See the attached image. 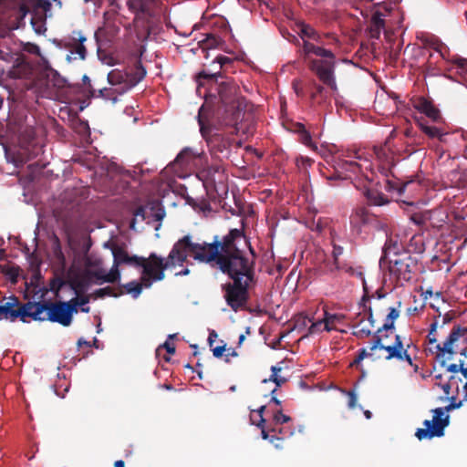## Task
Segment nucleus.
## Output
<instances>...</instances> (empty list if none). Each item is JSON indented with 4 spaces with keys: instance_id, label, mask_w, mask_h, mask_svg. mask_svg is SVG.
I'll list each match as a JSON object with an SVG mask.
<instances>
[{
    "instance_id": "1",
    "label": "nucleus",
    "mask_w": 467,
    "mask_h": 467,
    "mask_svg": "<svg viewBox=\"0 0 467 467\" xmlns=\"http://www.w3.org/2000/svg\"><path fill=\"white\" fill-rule=\"evenodd\" d=\"M233 246L234 229H230L222 241L215 236L212 243H193L189 235H185L174 244L166 260L155 253L150 254L151 265H145L140 284L142 285V288H149L153 282L163 280L164 271L176 265H182L188 255L199 262L216 265L223 274L234 279Z\"/></svg>"
},
{
    "instance_id": "2",
    "label": "nucleus",
    "mask_w": 467,
    "mask_h": 467,
    "mask_svg": "<svg viewBox=\"0 0 467 467\" xmlns=\"http://www.w3.org/2000/svg\"><path fill=\"white\" fill-rule=\"evenodd\" d=\"M235 215L241 217V229L235 228V271L255 270L256 254L245 234V228L254 221L253 206L235 196Z\"/></svg>"
},
{
    "instance_id": "3",
    "label": "nucleus",
    "mask_w": 467,
    "mask_h": 467,
    "mask_svg": "<svg viewBox=\"0 0 467 467\" xmlns=\"http://www.w3.org/2000/svg\"><path fill=\"white\" fill-rule=\"evenodd\" d=\"M10 7V14L7 16L5 26L7 31L16 30L24 25L26 16L30 8L46 17H52L54 15L53 5L56 9L62 8L61 0H5Z\"/></svg>"
},
{
    "instance_id": "4",
    "label": "nucleus",
    "mask_w": 467,
    "mask_h": 467,
    "mask_svg": "<svg viewBox=\"0 0 467 467\" xmlns=\"http://www.w3.org/2000/svg\"><path fill=\"white\" fill-rule=\"evenodd\" d=\"M218 75L208 73L204 70L198 73L196 79L199 86H203V80L214 81L218 88L220 102L217 107L216 116L219 122L227 127H234V93L232 81H218Z\"/></svg>"
},
{
    "instance_id": "5",
    "label": "nucleus",
    "mask_w": 467,
    "mask_h": 467,
    "mask_svg": "<svg viewBox=\"0 0 467 467\" xmlns=\"http://www.w3.org/2000/svg\"><path fill=\"white\" fill-rule=\"evenodd\" d=\"M397 250V243L393 245L386 244L384 257L388 258L393 254L394 257L389 259V275L395 279L397 285H402L404 282L411 280L418 262L408 252L399 253Z\"/></svg>"
},
{
    "instance_id": "6",
    "label": "nucleus",
    "mask_w": 467,
    "mask_h": 467,
    "mask_svg": "<svg viewBox=\"0 0 467 467\" xmlns=\"http://www.w3.org/2000/svg\"><path fill=\"white\" fill-rule=\"evenodd\" d=\"M467 335V327H462L460 325L453 326L449 337L444 341L443 345L437 344L436 349L437 359L439 360L441 367H446L447 371L451 373L461 372L464 378H467V364L464 360H459V364H450L446 366V358L444 354H448L447 359H451L452 356L456 353L455 348L457 342Z\"/></svg>"
},
{
    "instance_id": "7",
    "label": "nucleus",
    "mask_w": 467,
    "mask_h": 467,
    "mask_svg": "<svg viewBox=\"0 0 467 467\" xmlns=\"http://www.w3.org/2000/svg\"><path fill=\"white\" fill-rule=\"evenodd\" d=\"M146 69L140 59H137L131 67L126 70L112 69L108 73V82L115 87L118 94H124L137 86L146 76Z\"/></svg>"
},
{
    "instance_id": "8",
    "label": "nucleus",
    "mask_w": 467,
    "mask_h": 467,
    "mask_svg": "<svg viewBox=\"0 0 467 467\" xmlns=\"http://www.w3.org/2000/svg\"><path fill=\"white\" fill-rule=\"evenodd\" d=\"M389 337L373 336V341L369 347L370 350H376L378 359L406 361L413 366L412 358L408 353V348H404L401 337L395 335V340L391 344H387Z\"/></svg>"
},
{
    "instance_id": "9",
    "label": "nucleus",
    "mask_w": 467,
    "mask_h": 467,
    "mask_svg": "<svg viewBox=\"0 0 467 467\" xmlns=\"http://www.w3.org/2000/svg\"><path fill=\"white\" fill-rule=\"evenodd\" d=\"M462 401L458 403L451 401L445 408H436L432 410L433 419L425 420L423 425L425 428H420L416 431L415 436L418 440L432 439L434 437H442L444 430L450 423L449 415H445V411H450L458 409L462 406Z\"/></svg>"
},
{
    "instance_id": "10",
    "label": "nucleus",
    "mask_w": 467,
    "mask_h": 467,
    "mask_svg": "<svg viewBox=\"0 0 467 467\" xmlns=\"http://www.w3.org/2000/svg\"><path fill=\"white\" fill-rule=\"evenodd\" d=\"M256 109L251 102L235 96V135L248 140L256 131Z\"/></svg>"
},
{
    "instance_id": "11",
    "label": "nucleus",
    "mask_w": 467,
    "mask_h": 467,
    "mask_svg": "<svg viewBox=\"0 0 467 467\" xmlns=\"http://www.w3.org/2000/svg\"><path fill=\"white\" fill-rule=\"evenodd\" d=\"M256 285L255 270L235 271V311L242 308L252 312V309L247 306V303L254 295Z\"/></svg>"
},
{
    "instance_id": "12",
    "label": "nucleus",
    "mask_w": 467,
    "mask_h": 467,
    "mask_svg": "<svg viewBox=\"0 0 467 467\" xmlns=\"http://www.w3.org/2000/svg\"><path fill=\"white\" fill-rule=\"evenodd\" d=\"M87 41L88 38L81 30H73L58 40L57 45L58 47L68 51L66 60L71 63L73 61H83L87 58L88 49L85 45Z\"/></svg>"
},
{
    "instance_id": "13",
    "label": "nucleus",
    "mask_w": 467,
    "mask_h": 467,
    "mask_svg": "<svg viewBox=\"0 0 467 467\" xmlns=\"http://www.w3.org/2000/svg\"><path fill=\"white\" fill-rule=\"evenodd\" d=\"M336 57L312 59L309 62V69L315 73L317 78L333 90L337 89L335 78Z\"/></svg>"
},
{
    "instance_id": "14",
    "label": "nucleus",
    "mask_w": 467,
    "mask_h": 467,
    "mask_svg": "<svg viewBox=\"0 0 467 467\" xmlns=\"http://www.w3.org/2000/svg\"><path fill=\"white\" fill-rule=\"evenodd\" d=\"M361 159L358 151L347 150L338 153L335 161V172L327 177V180H346L348 175L345 172L358 173L361 171V165L355 161H348L346 158Z\"/></svg>"
},
{
    "instance_id": "15",
    "label": "nucleus",
    "mask_w": 467,
    "mask_h": 467,
    "mask_svg": "<svg viewBox=\"0 0 467 467\" xmlns=\"http://www.w3.org/2000/svg\"><path fill=\"white\" fill-rule=\"evenodd\" d=\"M23 305L24 303L14 295L0 298V321L16 322L17 319L22 321Z\"/></svg>"
},
{
    "instance_id": "16",
    "label": "nucleus",
    "mask_w": 467,
    "mask_h": 467,
    "mask_svg": "<svg viewBox=\"0 0 467 467\" xmlns=\"http://www.w3.org/2000/svg\"><path fill=\"white\" fill-rule=\"evenodd\" d=\"M242 144V140H235V155L241 156L243 162L242 165L235 163V168L238 169V172L235 171V177L247 180L250 177V172L245 170V166L254 163L256 157L260 158L261 156L257 155L255 149L251 145L243 148Z\"/></svg>"
},
{
    "instance_id": "17",
    "label": "nucleus",
    "mask_w": 467,
    "mask_h": 467,
    "mask_svg": "<svg viewBox=\"0 0 467 467\" xmlns=\"http://www.w3.org/2000/svg\"><path fill=\"white\" fill-rule=\"evenodd\" d=\"M373 151L379 161V171L382 175H392L394 177L393 168L396 165L394 159V152L390 150L387 144L380 146H374Z\"/></svg>"
},
{
    "instance_id": "18",
    "label": "nucleus",
    "mask_w": 467,
    "mask_h": 467,
    "mask_svg": "<svg viewBox=\"0 0 467 467\" xmlns=\"http://www.w3.org/2000/svg\"><path fill=\"white\" fill-rule=\"evenodd\" d=\"M67 306V304H63V301L49 302L48 312L47 313V320L68 327L72 322L73 316Z\"/></svg>"
},
{
    "instance_id": "19",
    "label": "nucleus",
    "mask_w": 467,
    "mask_h": 467,
    "mask_svg": "<svg viewBox=\"0 0 467 467\" xmlns=\"http://www.w3.org/2000/svg\"><path fill=\"white\" fill-rule=\"evenodd\" d=\"M266 410L265 406H261L255 412L259 417V420L257 422V426L261 429V436L264 440H268L271 443H274L275 441H281L285 437H289L293 434L292 431H285L283 428L273 427L270 431L274 434L270 435L269 431L265 428V420L263 417V412Z\"/></svg>"
},
{
    "instance_id": "20",
    "label": "nucleus",
    "mask_w": 467,
    "mask_h": 467,
    "mask_svg": "<svg viewBox=\"0 0 467 467\" xmlns=\"http://www.w3.org/2000/svg\"><path fill=\"white\" fill-rule=\"evenodd\" d=\"M48 307L49 302L24 303L22 322H27V317L39 321L47 320V313L48 312Z\"/></svg>"
},
{
    "instance_id": "21",
    "label": "nucleus",
    "mask_w": 467,
    "mask_h": 467,
    "mask_svg": "<svg viewBox=\"0 0 467 467\" xmlns=\"http://www.w3.org/2000/svg\"><path fill=\"white\" fill-rule=\"evenodd\" d=\"M401 301L397 302V306L389 307L384 324L378 328L373 336L389 337L395 331V321L400 314Z\"/></svg>"
},
{
    "instance_id": "22",
    "label": "nucleus",
    "mask_w": 467,
    "mask_h": 467,
    "mask_svg": "<svg viewBox=\"0 0 467 467\" xmlns=\"http://www.w3.org/2000/svg\"><path fill=\"white\" fill-rule=\"evenodd\" d=\"M153 0H127L129 10L135 14V19H147L153 16Z\"/></svg>"
},
{
    "instance_id": "23",
    "label": "nucleus",
    "mask_w": 467,
    "mask_h": 467,
    "mask_svg": "<svg viewBox=\"0 0 467 467\" xmlns=\"http://www.w3.org/2000/svg\"><path fill=\"white\" fill-rule=\"evenodd\" d=\"M414 108L428 117L432 122L439 123L442 118L440 110L432 104L431 101L420 97L414 102Z\"/></svg>"
},
{
    "instance_id": "24",
    "label": "nucleus",
    "mask_w": 467,
    "mask_h": 467,
    "mask_svg": "<svg viewBox=\"0 0 467 467\" xmlns=\"http://www.w3.org/2000/svg\"><path fill=\"white\" fill-rule=\"evenodd\" d=\"M331 243L333 246L332 255L336 268L338 270H345L346 272H352L353 268L351 266L347 267V265L340 261V256L343 255L345 252L343 244L347 243L335 235H332Z\"/></svg>"
},
{
    "instance_id": "25",
    "label": "nucleus",
    "mask_w": 467,
    "mask_h": 467,
    "mask_svg": "<svg viewBox=\"0 0 467 467\" xmlns=\"http://www.w3.org/2000/svg\"><path fill=\"white\" fill-rule=\"evenodd\" d=\"M372 215L365 207L356 208L349 218L350 225L353 228L360 229L363 225L370 223Z\"/></svg>"
},
{
    "instance_id": "26",
    "label": "nucleus",
    "mask_w": 467,
    "mask_h": 467,
    "mask_svg": "<svg viewBox=\"0 0 467 467\" xmlns=\"http://www.w3.org/2000/svg\"><path fill=\"white\" fill-rule=\"evenodd\" d=\"M418 124L420 130L431 139L437 138L441 142H446L448 132H444L441 128L430 125L426 120H419Z\"/></svg>"
},
{
    "instance_id": "27",
    "label": "nucleus",
    "mask_w": 467,
    "mask_h": 467,
    "mask_svg": "<svg viewBox=\"0 0 467 467\" xmlns=\"http://www.w3.org/2000/svg\"><path fill=\"white\" fill-rule=\"evenodd\" d=\"M368 204L371 206H382L389 202V199L377 189L368 188L364 192Z\"/></svg>"
},
{
    "instance_id": "28",
    "label": "nucleus",
    "mask_w": 467,
    "mask_h": 467,
    "mask_svg": "<svg viewBox=\"0 0 467 467\" xmlns=\"http://www.w3.org/2000/svg\"><path fill=\"white\" fill-rule=\"evenodd\" d=\"M119 27L115 25L106 24L104 26L98 28L95 32V39L99 44L102 40L111 41V39L118 34Z\"/></svg>"
},
{
    "instance_id": "29",
    "label": "nucleus",
    "mask_w": 467,
    "mask_h": 467,
    "mask_svg": "<svg viewBox=\"0 0 467 467\" xmlns=\"http://www.w3.org/2000/svg\"><path fill=\"white\" fill-rule=\"evenodd\" d=\"M29 13H31L30 24L32 28L37 35H44L47 31V24L46 20L47 17L40 15L39 13L34 11L30 8Z\"/></svg>"
},
{
    "instance_id": "30",
    "label": "nucleus",
    "mask_w": 467,
    "mask_h": 467,
    "mask_svg": "<svg viewBox=\"0 0 467 467\" xmlns=\"http://www.w3.org/2000/svg\"><path fill=\"white\" fill-rule=\"evenodd\" d=\"M303 51L306 56H308L309 54H315L320 57H333V52L330 49L315 46L308 41H304Z\"/></svg>"
},
{
    "instance_id": "31",
    "label": "nucleus",
    "mask_w": 467,
    "mask_h": 467,
    "mask_svg": "<svg viewBox=\"0 0 467 467\" xmlns=\"http://www.w3.org/2000/svg\"><path fill=\"white\" fill-rule=\"evenodd\" d=\"M385 177V190L389 192H398L400 195L402 194L405 191L406 185L408 183H401L399 179H397L396 175L394 177L392 175H383Z\"/></svg>"
},
{
    "instance_id": "32",
    "label": "nucleus",
    "mask_w": 467,
    "mask_h": 467,
    "mask_svg": "<svg viewBox=\"0 0 467 467\" xmlns=\"http://www.w3.org/2000/svg\"><path fill=\"white\" fill-rule=\"evenodd\" d=\"M91 96L93 98H102L107 100H111L113 103H116L118 100V96L120 94H118L117 89L114 88H103L100 89H93L90 90Z\"/></svg>"
},
{
    "instance_id": "33",
    "label": "nucleus",
    "mask_w": 467,
    "mask_h": 467,
    "mask_svg": "<svg viewBox=\"0 0 467 467\" xmlns=\"http://www.w3.org/2000/svg\"><path fill=\"white\" fill-rule=\"evenodd\" d=\"M323 319L324 329L326 331H331L337 329L336 325L344 319V316L341 314H330L325 311Z\"/></svg>"
},
{
    "instance_id": "34",
    "label": "nucleus",
    "mask_w": 467,
    "mask_h": 467,
    "mask_svg": "<svg viewBox=\"0 0 467 467\" xmlns=\"http://www.w3.org/2000/svg\"><path fill=\"white\" fill-rule=\"evenodd\" d=\"M364 318H365V317L364 316L360 317V314H359L356 318L357 323L353 326L354 330H353L352 334L359 339L367 338L372 335L370 327H361V324L363 323Z\"/></svg>"
},
{
    "instance_id": "35",
    "label": "nucleus",
    "mask_w": 467,
    "mask_h": 467,
    "mask_svg": "<svg viewBox=\"0 0 467 467\" xmlns=\"http://www.w3.org/2000/svg\"><path fill=\"white\" fill-rule=\"evenodd\" d=\"M326 89L325 88L317 84L316 81L312 84V89L310 92V99L312 103L321 104L326 99Z\"/></svg>"
},
{
    "instance_id": "36",
    "label": "nucleus",
    "mask_w": 467,
    "mask_h": 467,
    "mask_svg": "<svg viewBox=\"0 0 467 467\" xmlns=\"http://www.w3.org/2000/svg\"><path fill=\"white\" fill-rule=\"evenodd\" d=\"M124 294V291L122 290V287L119 286L118 288H113L110 286H107L104 288L97 289L94 292V296L96 298H102L104 296H113L118 297L119 296H122Z\"/></svg>"
},
{
    "instance_id": "37",
    "label": "nucleus",
    "mask_w": 467,
    "mask_h": 467,
    "mask_svg": "<svg viewBox=\"0 0 467 467\" xmlns=\"http://www.w3.org/2000/svg\"><path fill=\"white\" fill-rule=\"evenodd\" d=\"M373 296H369L368 295V291L366 287V285H364V295L361 298V305L364 308V311L367 312L368 314V320L369 322V326L371 327H374L375 325V319H374V316H373V310H372V307L370 306H367L366 303L368 302L370 300V298L372 297Z\"/></svg>"
},
{
    "instance_id": "38",
    "label": "nucleus",
    "mask_w": 467,
    "mask_h": 467,
    "mask_svg": "<svg viewBox=\"0 0 467 467\" xmlns=\"http://www.w3.org/2000/svg\"><path fill=\"white\" fill-rule=\"evenodd\" d=\"M24 50L29 54L37 56L40 58L42 65L47 67L48 60L42 55L40 47L36 44L29 42L26 43L24 45Z\"/></svg>"
},
{
    "instance_id": "39",
    "label": "nucleus",
    "mask_w": 467,
    "mask_h": 467,
    "mask_svg": "<svg viewBox=\"0 0 467 467\" xmlns=\"http://www.w3.org/2000/svg\"><path fill=\"white\" fill-rule=\"evenodd\" d=\"M112 254L114 257V264L116 266H119L121 264H126L128 261L129 254L128 252L120 247V246H115L112 249Z\"/></svg>"
},
{
    "instance_id": "40",
    "label": "nucleus",
    "mask_w": 467,
    "mask_h": 467,
    "mask_svg": "<svg viewBox=\"0 0 467 467\" xmlns=\"http://www.w3.org/2000/svg\"><path fill=\"white\" fill-rule=\"evenodd\" d=\"M126 265H130L135 267H141L143 270L145 268V265H151L150 255L148 258H145L142 256L129 254Z\"/></svg>"
},
{
    "instance_id": "41",
    "label": "nucleus",
    "mask_w": 467,
    "mask_h": 467,
    "mask_svg": "<svg viewBox=\"0 0 467 467\" xmlns=\"http://www.w3.org/2000/svg\"><path fill=\"white\" fill-rule=\"evenodd\" d=\"M449 61L456 67L458 74L467 75V58L454 56Z\"/></svg>"
},
{
    "instance_id": "42",
    "label": "nucleus",
    "mask_w": 467,
    "mask_h": 467,
    "mask_svg": "<svg viewBox=\"0 0 467 467\" xmlns=\"http://www.w3.org/2000/svg\"><path fill=\"white\" fill-rule=\"evenodd\" d=\"M272 413H273V422L275 425V427H277V428H279L278 425L287 423V422L291 421V420H292L291 417H289L288 415L283 414L282 409H280V408H276V409L273 410Z\"/></svg>"
},
{
    "instance_id": "43",
    "label": "nucleus",
    "mask_w": 467,
    "mask_h": 467,
    "mask_svg": "<svg viewBox=\"0 0 467 467\" xmlns=\"http://www.w3.org/2000/svg\"><path fill=\"white\" fill-rule=\"evenodd\" d=\"M123 288H125L126 293L130 294L134 298H137L142 291V285L140 284V282L131 281L124 285L122 289Z\"/></svg>"
},
{
    "instance_id": "44",
    "label": "nucleus",
    "mask_w": 467,
    "mask_h": 467,
    "mask_svg": "<svg viewBox=\"0 0 467 467\" xmlns=\"http://www.w3.org/2000/svg\"><path fill=\"white\" fill-rule=\"evenodd\" d=\"M70 286L75 291V293L77 295V299H78V306H86L89 302L90 296H88V295H86V296H79V293H80V291L82 289L81 288V284L80 283H77V282H72L70 284Z\"/></svg>"
},
{
    "instance_id": "45",
    "label": "nucleus",
    "mask_w": 467,
    "mask_h": 467,
    "mask_svg": "<svg viewBox=\"0 0 467 467\" xmlns=\"http://www.w3.org/2000/svg\"><path fill=\"white\" fill-rule=\"evenodd\" d=\"M92 278L101 280L105 282V272L101 269L99 270H86L83 275V279L86 282H89Z\"/></svg>"
},
{
    "instance_id": "46",
    "label": "nucleus",
    "mask_w": 467,
    "mask_h": 467,
    "mask_svg": "<svg viewBox=\"0 0 467 467\" xmlns=\"http://www.w3.org/2000/svg\"><path fill=\"white\" fill-rule=\"evenodd\" d=\"M382 15L378 10L374 11L372 17H371V26L377 27V34H380V30L384 27L385 22L384 19L381 17Z\"/></svg>"
},
{
    "instance_id": "47",
    "label": "nucleus",
    "mask_w": 467,
    "mask_h": 467,
    "mask_svg": "<svg viewBox=\"0 0 467 467\" xmlns=\"http://www.w3.org/2000/svg\"><path fill=\"white\" fill-rule=\"evenodd\" d=\"M281 368H278L276 366H273L271 368L272 374L269 378L270 381H273L275 383L276 387L282 386L284 383L286 382V379L281 376H278V372L281 371Z\"/></svg>"
},
{
    "instance_id": "48",
    "label": "nucleus",
    "mask_w": 467,
    "mask_h": 467,
    "mask_svg": "<svg viewBox=\"0 0 467 467\" xmlns=\"http://www.w3.org/2000/svg\"><path fill=\"white\" fill-rule=\"evenodd\" d=\"M116 265H113V267L108 274H105V282L107 283H116L120 279V273Z\"/></svg>"
},
{
    "instance_id": "49",
    "label": "nucleus",
    "mask_w": 467,
    "mask_h": 467,
    "mask_svg": "<svg viewBox=\"0 0 467 467\" xmlns=\"http://www.w3.org/2000/svg\"><path fill=\"white\" fill-rule=\"evenodd\" d=\"M300 31L302 36H306L311 39L318 40V35L317 31L310 26L302 24Z\"/></svg>"
},
{
    "instance_id": "50",
    "label": "nucleus",
    "mask_w": 467,
    "mask_h": 467,
    "mask_svg": "<svg viewBox=\"0 0 467 467\" xmlns=\"http://www.w3.org/2000/svg\"><path fill=\"white\" fill-rule=\"evenodd\" d=\"M134 218L130 222V228L134 229L135 223L137 218H140L141 220H145L147 217V211L143 206H139L133 213Z\"/></svg>"
},
{
    "instance_id": "51",
    "label": "nucleus",
    "mask_w": 467,
    "mask_h": 467,
    "mask_svg": "<svg viewBox=\"0 0 467 467\" xmlns=\"http://www.w3.org/2000/svg\"><path fill=\"white\" fill-rule=\"evenodd\" d=\"M224 288L226 302L234 309V283H228Z\"/></svg>"
},
{
    "instance_id": "52",
    "label": "nucleus",
    "mask_w": 467,
    "mask_h": 467,
    "mask_svg": "<svg viewBox=\"0 0 467 467\" xmlns=\"http://www.w3.org/2000/svg\"><path fill=\"white\" fill-rule=\"evenodd\" d=\"M358 356H359V358H362V359H364L366 358H369L373 361L378 360V358H376L377 357L376 350L369 349V351H368L367 348H360L358 350Z\"/></svg>"
},
{
    "instance_id": "53",
    "label": "nucleus",
    "mask_w": 467,
    "mask_h": 467,
    "mask_svg": "<svg viewBox=\"0 0 467 467\" xmlns=\"http://www.w3.org/2000/svg\"><path fill=\"white\" fill-rule=\"evenodd\" d=\"M64 285L65 281L61 277H57L50 282V288L57 295Z\"/></svg>"
},
{
    "instance_id": "54",
    "label": "nucleus",
    "mask_w": 467,
    "mask_h": 467,
    "mask_svg": "<svg viewBox=\"0 0 467 467\" xmlns=\"http://www.w3.org/2000/svg\"><path fill=\"white\" fill-rule=\"evenodd\" d=\"M324 329V319L318 320L317 322L312 323V325L308 328L309 334H316L317 332H320Z\"/></svg>"
},
{
    "instance_id": "55",
    "label": "nucleus",
    "mask_w": 467,
    "mask_h": 467,
    "mask_svg": "<svg viewBox=\"0 0 467 467\" xmlns=\"http://www.w3.org/2000/svg\"><path fill=\"white\" fill-rule=\"evenodd\" d=\"M63 304H67V306L71 310L72 316L78 312V303L77 296L72 298V299H70L69 301L63 302Z\"/></svg>"
},
{
    "instance_id": "56",
    "label": "nucleus",
    "mask_w": 467,
    "mask_h": 467,
    "mask_svg": "<svg viewBox=\"0 0 467 467\" xmlns=\"http://www.w3.org/2000/svg\"><path fill=\"white\" fill-rule=\"evenodd\" d=\"M204 44L205 47L207 48L215 47L219 44V39L216 36L211 35L204 40Z\"/></svg>"
},
{
    "instance_id": "57",
    "label": "nucleus",
    "mask_w": 467,
    "mask_h": 467,
    "mask_svg": "<svg viewBox=\"0 0 467 467\" xmlns=\"http://www.w3.org/2000/svg\"><path fill=\"white\" fill-rule=\"evenodd\" d=\"M347 394L348 396V407L354 409L357 403V395L354 390H349Z\"/></svg>"
},
{
    "instance_id": "58",
    "label": "nucleus",
    "mask_w": 467,
    "mask_h": 467,
    "mask_svg": "<svg viewBox=\"0 0 467 467\" xmlns=\"http://www.w3.org/2000/svg\"><path fill=\"white\" fill-rule=\"evenodd\" d=\"M455 317V313L453 311H450V312H447L445 315H443L442 317V324H441V327L446 325V324H449L451 323Z\"/></svg>"
},
{
    "instance_id": "59",
    "label": "nucleus",
    "mask_w": 467,
    "mask_h": 467,
    "mask_svg": "<svg viewBox=\"0 0 467 467\" xmlns=\"http://www.w3.org/2000/svg\"><path fill=\"white\" fill-rule=\"evenodd\" d=\"M213 356L216 357V358H221L223 356V353L224 352L225 350V345H223V346H218V347H215V348H213Z\"/></svg>"
},
{
    "instance_id": "60",
    "label": "nucleus",
    "mask_w": 467,
    "mask_h": 467,
    "mask_svg": "<svg viewBox=\"0 0 467 467\" xmlns=\"http://www.w3.org/2000/svg\"><path fill=\"white\" fill-rule=\"evenodd\" d=\"M6 275H8L10 276V278L16 282V278H17V275H18V269L16 268V267H10L8 268V270L5 272Z\"/></svg>"
},
{
    "instance_id": "61",
    "label": "nucleus",
    "mask_w": 467,
    "mask_h": 467,
    "mask_svg": "<svg viewBox=\"0 0 467 467\" xmlns=\"http://www.w3.org/2000/svg\"><path fill=\"white\" fill-rule=\"evenodd\" d=\"M63 226L65 228V231L68 234L71 233L75 228L74 223L67 219L63 220Z\"/></svg>"
},
{
    "instance_id": "62",
    "label": "nucleus",
    "mask_w": 467,
    "mask_h": 467,
    "mask_svg": "<svg viewBox=\"0 0 467 467\" xmlns=\"http://www.w3.org/2000/svg\"><path fill=\"white\" fill-rule=\"evenodd\" d=\"M216 61L223 67L225 64L232 63L233 59L231 57H228L218 56L216 57Z\"/></svg>"
},
{
    "instance_id": "63",
    "label": "nucleus",
    "mask_w": 467,
    "mask_h": 467,
    "mask_svg": "<svg viewBox=\"0 0 467 467\" xmlns=\"http://www.w3.org/2000/svg\"><path fill=\"white\" fill-rule=\"evenodd\" d=\"M163 347L164 348L166 349V351L169 353V354H171L173 355L175 353V347L172 343H170L168 341H166L164 344H163Z\"/></svg>"
},
{
    "instance_id": "64",
    "label": "nucleus",
    "mask_w": 467,
    "mask_h": 467,
    "mask_svg": "<svg viewBox=\"0 0 467 467\" xmlns=\"http://www.w3.org/2000/svg\"><path fill=\"white\" fill-rule=\"evenodd\" d=\"M216 338H217L216 332L214 330L210 332L209 337H208V343L211 348H213V342L215 341Z\"/></svg>"
}]
</instances>
